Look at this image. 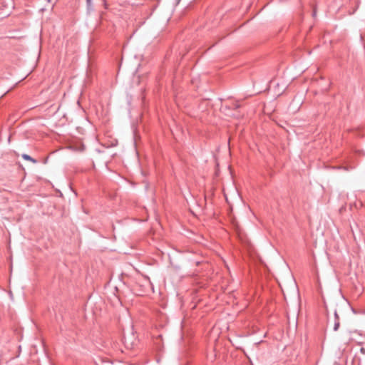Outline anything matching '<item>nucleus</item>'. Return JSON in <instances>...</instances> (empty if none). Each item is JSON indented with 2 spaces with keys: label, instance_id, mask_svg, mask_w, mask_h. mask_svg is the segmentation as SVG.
I'll list each match as a JSON object with an SVG mask.
<instances>
[{
  "label": "nucleus",
  "instance_id": "4",
  "mask_svg": "<svg viewBox=\"0 0 365 365\" xmlns=\"http://www.w3.org/2000/svg\"><path fill=\"white\" fill-rule=\"evenodd\" d=\"M88 7L91 6V0H86Z\"/></svg>",
  "mask_w": 365,
  "mask_h": 365
},
{
  "label": "nucleus",
  "instance_id": "2",
  "mask_svg": "<svg viewBox=\"0 0 365 365\" xmlns=\"http://www.w3.org/2000/svg\"><path fill=\"white\" fill-rule=\"evenodd\" d=\"M22 158L23 159L26 160H29V161H31V163H37V160H35L34 158H31L29 155L28 154H23L22 155Z\"/></svg>",
  "mask_w": 365,
  "mask_h": 365
},
{
  "label": "nucleus",
  "instance_id": "3",
  "mask_svg": "<svg viewBox=\"0 0 365 365\" xmlns=\"http://www.w3.org/2000/svg\"><path fill=\"white\" fill-rule=\"evenodd\" d=\"M340 325L339 319H334V330L337 331Z\"/></svg>",
  "mask_w": 365,
  "mask_h": 365
},
{
  "label": "nucleus",
  "instance_id": "5",
  "mask_svg": "<svg viewBox=\"0 0 365 365\" xmlns=\"http://www.w3.org/2000/svg\"><path fill=\"white\" fill-rule=\"evenodd\" d=\"M339 319L336 311L334 312V319Z\"/></svg>",
  "mask_w": 365,
  "mask_h": 365
},
{
  "label": "nucleus",
  "instance_id": "1",
  "mask_svg": "<svg viewBox=\"0 0 365 365\" xmlns=\"http://www.w3.org/2000/svg\"><path fill=\"white\" fill-rule=\"evenodd\" d=\"M137 284H139V286L143 287V289L140 290L138 292V294L143 295L144 294L147 290H148L151 287V282L149 279V278H144L143 279L142 283L138 282Z\"/></svg>",
  "mask_w": 365,
  "mask_h": 365
}]
</instances>
